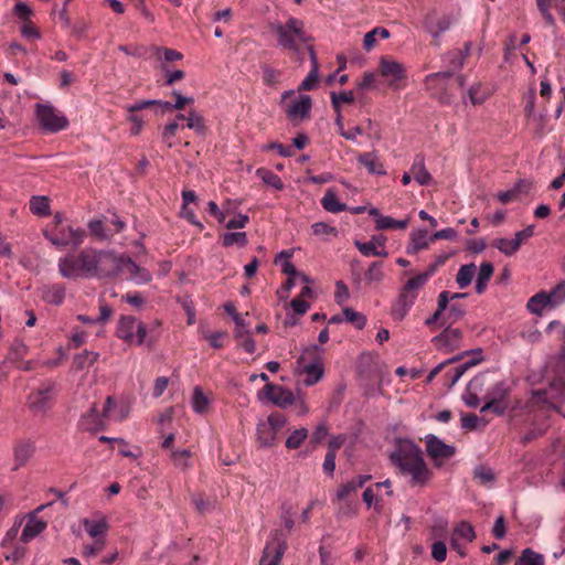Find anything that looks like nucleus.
Here are the masks:
<instances>
[{"label":"nucleus","instance_id":"obj_1","mask_svg":"<svg viewBox=\"0 0 565 565\" xmlns=\"http://www.w3.org/2000/svg\"><path fill=\"white\" fill-rule=\"evenodd\" d=\"M390 458L403 475L412 477L413 486L425 484L429 479L430 472L424 461L423 452L414 443L402 444Z\"/></svg>","mask_w":565,"mask_h":565},{"label":"nucleus","instance_id":"obj_2","mask_svg":"<svg viewBox=\"0 0 565 565\" xmlns=\"http://www.w3.org/2000/svg\"><path fill=\"white\" fill-rule=\"evenodd\" d=\"M269 30L276 34L277 44L291 54H299L300 45L312 44L313 39L307 34L302 20L295 17L289 18L285 23H270Z\"/></svg>","mask_w":565,"mask_h":565},{"label":"nucleus","instance_id":"obj_3","mask_svg":"<svg viewBox=\"0 0 565 565\" xmlns=\"http://www.w3.org/2000/svg\"><path fill=\"white\" fill-rule=\"evenodd\" d=\"M95 249L85 248L78 255H66L58 262L60 274L67 279L94 277Z\"/></svg>","mask_w":565,"mask_h":565},{"label":"nucleus","instance_id":"obj_4","mask_svg":"<svg viewBox=\"0 0 565 565\" xmlns=\"http://www.w3.org/2000/svg\"><path fill=\"white\" fill-rule=\"evenodd\" d=\"M428 276V273H424L406 281L392 309V315L395 319H404L417 297V290L423 287Z\"/></svg>","mask_w":565,"mask_h":565},{"label":"nucleus","instance_id":"obj_5","mask_svg":"<svg viewBox=\"0 0 565 565\" xmlns=\"http://www.w3.org/2000/svg\"><path fill=\"white\" fill-rule=\"evenodd\" d=\"M564 395L565 384L562 381H555L548 390L534 391L531 404L546 409H556Z\"/></svg>","mask_w":565,"mask_h":565},{"label":"nucleus","instance_id":"obj_6","mask_svg":"<svg viewBox=\"0 0 565 565\" xmlns=\"http://www.w3.org/2000/svg\"><path fill=\"white\" fill-rule=\"evenodd\" d=\"M95 267L94 277L107 278L116 276L122 269L121 256H117L111 252L95 249Z\"/></svg>","mask_w":565,"mask_h":565},{"label":"nucleus","instance_id":"obj_7","mask_svg":"<svg viewBox=\"0 0 565 565\" xmlns=\"http://www.w3.org/2000/svg\"><path fill=\"white\" fill-rule=\"evenodd\" d=\"M508 397L509 392L505 384L503 382L495 383V385L484 395L486 403L481 407L480 412L486 413L491 411L495 415H502L509 407Z\"/></svg>","mask_w":565,"mask_h":565},{"label":"nucleus","instance_id":"obj_8","mask_svg":"<svg viewBox=\"0 0 565 565\" xmlns=\"http://www.w3.org/2000/svg\"><path fill=\"white\" fill-rule=\"evenodd\" d=\"M114 403V398L108 396L106 404L103 408V414H99L96 405H93L88 413L84 414L81 418L79 426L82 429L87 431H97L105 428L104 418H109L110 406Z\"/></svg>","mask_w":565,"mask_h":565},{"label":"nucleus","instance_id":"obj_9","mask_svg":"<svg viewBox=\"0 0 565 565\" xmlns=\"http://www.w3.org/2000/svg\"><path fill=\"white\" fill-rule=\"evenodd\" d=\"M54 386V383H45L29 395L28 407L33 415H44L49 411Z\"/></svg>","mask_w":565,"mask_h":565},{"label":"nucleus","instance_id":"obj_10","mask_svg":"<svg viewBox=\"0 0 565 565\" xmlns=\"http://www.w3.org/2000/svg\"><path fill=\"white\" fill-rule=\"evenodd\" d=\"M380 74L388 78V86L396 90L401 88L399 82L406 78V70L404 65L387 56H381L379 62Z\"/></svg>","mask_w":565,"mask_h":565},{"label":"nucleus","instance_id":"obj_11","mask_svg":"<svg viewBox=\"0 0 565 565\" xmlns=\"http://www.w3.org/2000/svg\"><path fill=\"white\" fill-rule=\"evenodd\" d=\"M36 117L41 127L50 132H56L67 127L68 120L58 116L52 106L38 105Z\"/></svg>","mask_w":565,"mask_h":565},{"label":"nucleus","instance_id":"obj_12","mask_svg":"<svg viewBox=\"0 0 565 565\" xmlns=\"http://www.w3.org/2000/svg\"><path fill=\"white\" fill-rule=\"evenodd\" d=\"M426 452L435 461L437 466H440L444 460H447L455 456L456 447L445 444L437 436L428 434L425 437Z\"/></svg>","mask_w":565,"mask_h":565},{"label":"nucleus","instance_id":"obj_13","mask_svg":"<svg viewBox=\"0 0 565 565\" xmlns=\"http://www.w3.org/2000/svg\"><path fill=\"white\" fill-rule=\"evenodd\" d=\"M45 237L57 247H65L72 245L73 247H77L82 242L85 235L84 230L82 228H61L57 232L44 233Z\"/></svg>","mask_w":565,"mask_h":565},{"label":"nucleus","instance_id":"obj_14","mask_svg":"<svg viewBox=\"0 0 565 565\" xmlns=\"http://www.w3.org/2000/svg\"><path fill=\"white\" fill-rule=\"evenodd\" d=\"M286 550V540L276 533L275 537L265 546L258 565H280Z\"/></svg>","mask_w":565,"mask_h":565},{"label":"nucleus","instance_id":"obj_15","mask_svg":"<svg viewBox=\"0 0 565 565\" xmlns=\"http://www.w3.org/2000/svg\"><path fill=\"white\" fill-rule=\"evenodd\" d=\"M311 108V97L309 95H300L298 99L292 100L286 106L285 113L287 118L297 125L310 117Z\"/></svg>","mask_w":565,"mask_h":565},{"label":"nucleus","instance_id":"obj_16","mask_svg":"<svg viewBox=\"0 0 565 565\" xmlns=\"http://www.w3.org/2000/svg\"><path fill=\"white\" fill-rule=\"evenodd\" d=\"M264 392L267 396V398L275 405L286 408L287 406L294 404L295 402V395L294 393L285 388L280 385L276 384H267L264 387Z\"/></svg>","mask_w":565,"mask_h":565},{"label":"nucleus","instance_id":"obj_17","mask_svg":"<svg viewBox=\"0 0 565 565\" xmlns=\"http://www.w3.org/2000/svg\"><path fill=\"white\" fill-rule=\"evenodd\" d=\"M235 333L234 338L238 345L242 347L247 353L252 354L256 350L255 341L250 335V331L246 329V323L241 316H235Z\"/></svg>","mask_w":565,"mask_h":565},{"label":"nucleus","instance_id":"obj_18","mask_svg":"<svg viewBox=\"0 0 565 565\" xmlns=\"http://www.w3.org/2000/svg\"><path fill=\"white\" fill-rule=\"evenodd\" d=\"M35 452V443L31 439H21L13 447L15 461L14 470L24 466Z\"/></svg>","mask_w":565,"mask_h":565},{"label":"nucleus","instance_id":"obj_19","mask_svg":"<svg viewBox=\"0 0 565 565\" xmlns=\"http://www.w3.org/2000/svg\"><path fill=\"white\" fill-rule=\"evenodd\" d=\"M295 372L297 375H306V379L303 380V384L306 386H311L318 383L323 374H324V367L323 362L322 363H306V364H297Z\"/></svg>","mask_w":565,"mask_h":565},{"label":"nucleus","instance_id":"obj_20","mask_svg":"<svg viewBox=\"0 0 565 565\" xmlns=\"http://www.w3.org/2000/svg\"><path fill=\"white\" fill-rule=\"evenodd\" d=\"M307 52L311 61V71L298 86V92L311 90L316 88L319 79V63L315 46L312 44L307 45Z\"/></svg>","mask_w":565,"mask_h":565},{"label":"nucleus","instance_id":"obj_21","mask_svg":"<svg viewBox=\"0 0 565 565\" xmlns=\"http://www.w3.org/2000/svg\"><path fill=\"white\" fill-rule=\"evenodd\" d=\"M448 302H449V292L448 291L440 292V295L438 297L437 310L434 312V315L431 317L426 319L425 324L428 327H433L436 323H438L440 327L445 326L448 322V319L454 311V307H451V310H450L448 317L445 316V310L448 307Z\"/></svg>","mask_w":565,"mask_h":565},{"label":"nucleus","instance_id":"obj_22","mask_svg":"<svg viewBox=\"0 0 565 565\" xmlns=\"http://www.w3.org/2000/svg\"><path fill=\"white\" fill-rule=\"evenodd\" d=\"M46 522L35 516V512L28 514V522L22 531L20 540L23 543L30 542L32 539L41 534L46 529Z\"/></svg>","mask_w":565,"mask_h":565},{"label":"nucleus","instance_id":"obj_23","mask_svg":"<svg viewBox=\"0 0 565 565\" xmlns=\"http://www.w3.org/2000/svg\"><path fill=\"white\" fill-rule=\"evenodd\" d=\"M137 328V318L132 316H122L118 321L117 337L125 342L132 344L135 331Z\"/></svg>","mask_w":565,"mask_h":565},{"label":"nucleus","instance_id":"obj_24","mask_svg":"<svg viewBox=\"0 0 565 565\" xmlns=\"http://www.w3.org/2000/svg\"><path fill=\"white\" fill-rule=\"evenodd\" d=\"M424 25L434 39H437L440 33L448 30L450 26V20L445 15L439 17L436 13H431L425 18Z\"/></svg>","mask_w":565,"mask_h":565},{"label":"nucleus","instance_id":"obj_25","mask_svg":"<svg viewBox=\"0 0 565 565\" xmlns=\"http://www.w3.org/2000/svg\"><path fill=\"white\" fill-rule=\"evenodd\" d=\"M42 299L51 305H61L65 297V286L62 284L44 285L41 288Z\"/></svg>","mask_w":565,"mask_h":565},{"label":"nucleus","instance_id":"obj_26","mask_svg":"<svg viewBox=\"0 0 565 565\" xmlns=\"http://www.w3.org/2000/svg\"><path fill=\"white\" fill-rule=\"evenodd\" d=\"M484 385V375H479L472 379L467 385V396L465 402L468 406L477 407L479 405V394L482 392Z\"/></svg>","mask_w":565,"mask_h":565},{"label":"nucleus","instance_id":"obj_27","mask_svg":"<svg viewBox=\"0 0 565 565\" xmlns=\"http://www.w3.org/2000/svg\"><path fill=\"white\" fill-rule=\"evenodd\" d=\"M433 341L443 348L456 349L459 342V330L451 328L449 324L440 334L436 335Z\"/></svg>","mask_w":565,"mask_h":565},{"label":"nucleus","instance_id":"obj_28","mask_svg":"<svg viewBox=\"0 0 565 565\" xmlns=\"http://www.w3.org/2000/svg\"><path fill=\"white\" fill-rule=\"evenodd\" d=\"M99 358V353L84 350L73 358L72 367L79 372L92 366Z\"/></svg>","mask_w":565,"mask_h":565},{"label":"nucleus","instance_id":"obj_29","mask_svg":"<svg viewBox=\"0 0 565 565\" xmlns=\"http://www.w3.org/2000/svg\"><path fill=\"white\" fill-rule=\"evenodd\" d=\"M411 173L420 185H427L431 181V175L426 170L424 158L422 156H416L411 168Z\"/></svg>","mask_w":565,"mask_h":565},{"label":"nucleus","instance_id":"obj_30","mask_svg":"<svg viewBox=\"0 0 565 565\" xmlns=\"http://www.w3.org/2000/svg\"><path fill=\"white\" fill-rule=\"evenodd\" d=\"M358 161L363 164L370 173L383 175L386 173L382 163L377 161L375 152L362 153L358 157Z\"/></svg>","mask_w":565,"mask_h":565},{"label":"nucleus","instance_id":"obj_31","mask_svg":"<svg viewBox=\"0 0 565 565\" xmlns=\"http://www.w3.org/2000/svg\"><path fill=\"white\" fill-rule=\"evenodd\" d=\"M277 431L265 423L257 426V443L259 447H273L276 444Z\"/></svg>","mask_w":565,"mask_h":565},{"label":"nucleus","instance_id":"obj_32","mask_svg":"<svg viewBox=\"0 0 565 565\" xmlns=\"http://www.w3.org/2000/svg\"><path fill=\"white\" fill-rule=\"evenodd\" d=\"M526 307L532 313L541 316L544 308L551 307V299L547 292L540 291L529 299Z\"/></svg>","mask_w":565,"mask_h":565},{"label":"nucleus","instance_id":"obj_33","mask_svg":"<svg viewBox=\"0 0 565 565\" xmlns=\"http://www.w3.org/2000/svg\"><path fill=\"white\" fill-rule=\"evenodd\" d=\"M493 265L489 262H484L481 264L477 281H476V291L480 295L483 294L487 289L488 282L493 275Z\"/></svg>","mask_w":565,"mask_h":565},{"label":"nucleus","instance_id":"obj_34","mask_svg":"<svg viewBox=\"0 0 565 565\" xmlns=\"http://www.w3.org/2000/svg\"><path fill=\"white\" fill-rule=\"evenodd\" d=\"M83 525L85 531L92 536V537H98L104 535L108 531V522L106 518H102L100 520H88L85 519L83 521Z\"/></svg>","mask_w":565,"mask_h":565},{"label":"nucleus","instance_id":"obj_35","mask_svg":"<svg viewBox=\"0 0 565 565\" xmlns=\"http://www.w3.org/2000/svg\"><path fill=\"white\" fill-rule=\"evenodd\" d=\"M30 210L38 216H49L51 214L50 199L45 195L32 196L30 200Z\"/></svg>","mask_w":565,"mask_h":565},{"label":"nucleus","instance_id":"obj_36","mask_svg":"<svg viewBox=\"0 0 565 565\" xmlns=\"http://www.w3.org/2000/svg\"><path fill=\"white\" fill-rule=\"evenodd\" d=\"M323 209L331 213H338L348 209L347 204L340 203L333 190H328L321 200Z\"/></svg>","mask_w":565,"mask_h":565},{"label":"nucleus","instance_id":"obj_37","mask_svg":"<svg viewBox=\"0 0 565 565\" xmlns=\"http://www.w3.org/2000/svg\"><path fill=\"white\" fill-rule=\"evenodd\" d=\"M483 361L481 349L461 352V375Z\"/></svg>","mask_w":565,"mask_h":565},{"label":"nucleus","instance_id":"obj_38","mask_svg":"<svg viewBox=\"0 0 565 565\" xmlns=\"http://www.w3.org/2000/svg\"><path fill=\"white\" fill-rule=\"evenodd\" d=\"M221 243L223 247H231L237 245L244 247L247 245V235L245 232H228L221 235Z\"/></svg>","mask_w":565,"mask_h":565},{"label":"nucleus","instance_id":"obj_39","mask_svg":"<svg viewBox=\"0 0 565 565\" xmlns=\"http://www.w3.org/2000/svg\"><path fill=\"white\" fill-rule=\"evenodd\" d=\"M306 363H322V358L320 354V348L317 344L307 347L302 350V353L297 360V364H306Z\"/></svg>","mask_w":565,"mask_h":565},{"label":"nucleus","instance_id":"obj_40","mask_svg":"<svg viewBox=\"0 0 565 565\" xmlns=\"http://www.w3.org/2000/svg\"><path fill=\"white\" fill-rule=\"evenodd\" d=\"M428 232L426 230L414 231L411 235L412 247L408 248V253H417L418 250L426 248L429 244Z\"/></svg>","mask_w":565,"mask_h":565},{"label":"nucleus","instance_id":"obj_41","mask_svg":"<svg viewBox=\"0 0 565 565\" xmlns=\"http://www.w3.org/2000/svg\"><path fill=\"white\" fill-rule=\"evenodd\" d=\"M256 174L263 180L265 184L278 191H281L284 189V183L281 179L273 171L265 168H259L257 169Z\"/></svg>","mask_w":565,"mask_h":565},{"label":"nucleus","instance_id":"obj_42","mask_svg":"<svg viewBox=\"0 0 565 565\" xmlns=\"http://www.w3.org/2000/svg\"><path fill=\"white\" fill-rule=\"evenodd\" d=\"M210 401L204 395L203 390L200 386L193 388L192 406L193 411L199 414H204L207 411Z\"/></svg>","mask_w":565,"mask_h":565},{"label":"nucleus","instance_id":"obj_43","mask_svg":"<svg viewBox=\"0 0 565 565\" xmlns=\"http://www.w3.org/2000/svg\"><path fill=\"white\" fill-rule=\"evenodd\" d=\"M122 268H126L131 275H140V280L148 282L151 280V275L146 269L139 267L130 257L121 256Z\"/></svg>","mask_w":565,"mask_h":565},{"label":"nucleus","instance_id":"obj_44","mask_svg":"<svg viewBox=\"0 0 565 565\" xmlns=\"http://www.w3.org/2000/svg\"><path fill=\"white\" fill-rule=\"evenodd\" d=\"M409 220H394L391 216L381 217L380 220H376V230H404L407 227Z\"/></svg>","mask_w":565,"mask_h":565},{"label":"nucleus","instance_id":"obj_45","mask_svg":"<svg viewBox=\"0 0 565 565\" xmlns=\"http://www.w3.org/2000/svg\"><path fill=\"white\" fill-rule=\"evenodd\" d=\"M469 99L472 105H481L490 95V90L488 87L478 84L475 86H471L469 92Z\"/></svg>","mask_w":565,"mask_h":565},{"label":"nucleus","instance_id":"obj_46","mask_svg":"<svg viewBox=\"0 0 565 565\" xmlns=\"http://www.w3.org/2000/svg\"><path fill=\"white\" fill-rule=\"evenodd\" d=\"M307 438V428L296 429L287 437L286 447L290 450L298 449Z\"/></svg>","mask_w":565,"mask_h":565},{"label":"nucleus","instance_id":"obj_47","mask_svg":"<svg viewBox=\"0 0 565 565\" xmlns=\"http://www.w3.org/2000/svg\"><path fill=\"white\" fill-rule=\"evenodd\" d=\"M492 245L505 256H512L519 250L518 242H514L513 238L500 237L494 239Z\"/></svg>","mask_w":565,"mask_h":565},{"label":"nucleus","instance_id":"obj_48","mask_svg":"<svg viewBox=\"0 0 565 565\" xmlns=\"http://www.w3.org/2000/svg\"><path fill=\"white\" fill-rule=\"evenodd\" d=\"M514 565H544V558L542 555L526 548L522 552V555L516 559Z\"/></svg>","mask_w":565,"mask_h":565},{"label":"nucleus","instance_id":"obj_49","mask_svg":"<svg viewBox=\"0 0 565 565\" xmlns=\"http://www.w3.org/2000/svg\"><path fill=\"white\" fill-rule=\"evenodd\" d=\"M188 127L193 129L199 135L204 136L206 134V126L204 118L194 110H191L188 116Z\"/></svg>","mask_w":565,"mask_h":565},{"label":"nucleus","instance_id":"obj_50","mask_svg":"<svg viewBox=\"0 0 565 565\" xmlns=\"http://www.w3.org/2000/svg\"><path fill=\"white\" fill-rule=\"evenodd\" d=\"M454 75L452 72H438L434 74H429L425 78V84L427 89H435L443 86V82L445 79L450 78Z\"/></svg>","mask_w":565,"mask_h":565},{"label":"nucleus","instance_id":"obj_51","mask_svg":"<svg viewBox=\"0 0 565 565\" xmlns=\"http://www.w3.org/2000/svg\"><path fill=\"white\" fill-rule=\"evenodd\" d=\"M343 317L347 321L353 323L359 330L363 329L366 323V317L353 308L347 307L343 309Z\"/></svg>","mask_w":565,"mask_h":565},{"label":"nucleus","instance_id":"obj_52","mask_svg":"<svg viewBox=\"0 0 565 565\" xmlns=\"http://www.w3.org/2000/svg\"><path fill=\"white\" fill-rule=\"evenodd\" d=\"M547 297L551 299V308H555L565 301V281L557 284Z\"/></svg>","mask_w":565,"mask_h":565},{"label":"nucleus","instance_id":"obj_53","mask_svg":"<svg viewBox=\"0 0 565 565\" xmlns=\"http://www.w3.org/2000/svg\"><path fill=\"white\" fill-rule=\"evenodd\" d=\"M383 277H384V274L382 271V263L373 262L365 273V280L369 284L381 282Z\"/></svg>","mask_w":565,"mask_h":565},{"label":"nucleus","instance_id":"obj_54","mask_svg":"<svg viewBox=\"0 0 565 565\" xmlns=\"http://www.w3.org/2000/svg\"><path fill=\"white\" fill-rule=\"evenodd\" d=\"M487 423V420L478 417L475 414H467L465 416H461V428H467L471 430L478 428L480 424L482 427H484Z\"/></svg>","mask_w":565,"mask_h":565},{"label":"nucleus","instance_id":"obj_55","mask_svg":"<svg viewBox=\"0 0 565 565\" xmlns=\"http://www.w3.org/2000/svg\"><path fill=\"white\" fill-rule=\"evenodd\" d=\"M153 50L158 58H161V54H163L166 62L179 61L183 57L180 52L172 49L156 46Z\"/></svg>","mask_w":565,"mask_h":565},{"label":"nucleus","instance_id":"obj_56","mask_svg":"<svg viewBox=\"0 0 565 565\" xmlns=\"http://www.w3.org/2000/svg\"><path fill=\"white\" fill-rule=\"evenodd\" d=\"M264 83L268 86H274L279 83L281 72L268 65L263 66Z\"/></svg>","mask_w":565,"mask_h":565},{"label":"nucleus","instance_id":"obj_57","mask_svg":"<svg viewBox=\"0 0 565 565\" xmlns=\"http://www.w3.org/2000/svg\"><path fill=\"white\" fill-rule=\"evenodd\" d=\"M476 274L475 264L461 265V289L468 287Z\"/></svg>","mask_w":565,"mask_h":565},{"label":"nucleus","instance_id":"obj_58","mask_svg":"<svg viewBox=\"0 0 565 565\" xmlns=\"http://www.w3.org/2000/svg\"><path fill=\"white\" fill-rule=\"evenodd\" d=\"M431 556L437 562H444L447 557V547L443 541H436L431 545Z\"/></svg>","mask_w":565,"mask_h":565},{"label":"nucleus","instance_id":"obj_59","mask_svg":"<svg viewBox=\"0 0 565 565\" xmlns=\"http://www.w3.org/2000/svg\"><path fill=\"white\" fill-rule=\"evenodd\" d=\"M475 479L481 484H487L493 480V473L490 468L477 467L473 472Z\"/></svg>","mask_w":565,"mask_h":565},{"label":"nucleus","instance_id":"obj_60","mask_svg":"<svg viewBox=\"0 0 565 565\" xmlns=\"http://www.w3.org/2000/svg\"><path fill=\"white\" fill-rule=\"evenodd\" d=\"M106 546L104 537H98L93 544L84 546L85 556H95L100 553Z\"/></svg>","mask_w":565,"mask_h":565},{"label":"nucleus","instance_id":"obj_61","mask_svg":"<svg viewBox=\"0 0 565 565\" xmlns=\"http://www.w3.org/2000/svg\"><path fill=\"white\" fill-rule=\"evenodd\" d=\"M312 228V232L315 235H337L338 234V230L333 226H330L328 225L327 223H323V222H318V223H315L312 224L311 226Z\"/></svg>","mask_w":565,"mask_h":565},{"label":"nucleus","instance_id":"obj_62","mask_svg":"<svg viewBox=\"0 0 565 565\" xmlns=\"http://www.w3.org/2000/svg\"><path fill=\"white\" fill-rule=\"evenodd\" d=\"M286 417L280 413H271L268 418L267 423H265L266 426H270L275 429V431H278L281 427L286 424Z\"/></svg>","mask_w":565,"mask_h":565},{"label":"nucleus","instance_id":"obj_63","mask_svg":"<svg viewBox=\"0 0 565 565\" xmlns=\"http://www.w3.org/2000/svg\"><path fill=\"white\" fill-rule=\"evenodd\" d=\"M248 221V215L238 213L235 217H233L225 224V227L227 230L243 228L246 226Z\"/></svg>","mask_w":565,"mask_h":565},{"label":"nucleus","instance_id":"obj_64","mask_svg":"<svg viewBox=\"0 0 565 565\" xmlns=\"http://www.w3.org/2000/svg\"><path fill=\"white\" fill-rule=\"evenodd\" d=\"M21 34L26 39H40L41 33L39 29L31 22L26 21L21 26Z\"/></svg>","mask_w":565,"mask_h":565}]
</instances>
